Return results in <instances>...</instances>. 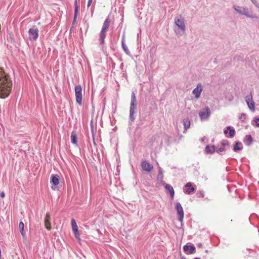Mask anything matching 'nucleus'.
I'll list each match as a JSON object with an SVG mask.
<instances>
[{"label":"nucleus","instance_id":"1","mask_svg":"<svg viewBox=\"0 0 259 259\" xmlns=\"http://www.w3.org/2000/svg\"><path fill=\"white\" fill-rule=\"evenodd\" d=\"M9 78L6 76L3 69L0 67V98H5L9 95L11 83L9 82Z\"/></svg>","mask_w":259,"mask_h":259},{"label":"nucleus","instance_id":"2","mask_svg":"<svg viewBox=\"0 0 259 259\" xmlns=\"http://www.w3.org/2000/svg\"><path fill=\"white\" fill-rule=\"evenodd\" d=\"M110 23V21L108 17L105 20L102 29L99 34V42L100 45H103L105 44V38Z\"/></svg>","mask_w":259,"mask_h":259},{"label":"nucleus","instance_id":"3","mask_svg":"<svg viewBox=\"0 0 259 259\" xmlns=\"http://www.w3.org/2000/svg\"><path fill=\"white\" fill-rule=\"evenodd\" d=\"M233 9L239 14L244 15L247 18L258 19L259 17L256 15H252L249 14L248 9L246 7H240L234 5Z\"/></svg>","mask_w":259,"mask_h":259},{"label":"nucleus","instance_id":"4","mask_svg":"<svg viewBox=\"0 0 259 259\" xmlns=\"http://www.w3.org/2000/svg\"><path fill=\"white\" fill-rule=\"evenodd\" d=\"M38 29L36 26H33L28 32V38L30 41L36 40L38 37Z\"/></svg>","mask_w":259,"mask_h":259},{"label":"nucleus","instance_id":"5","mask_svg":"<svg viewBox=\"0 0 259 259\" xmlns=\"http://www.w3.org/2000/svg\"><path fill=\"white\" fill-rule=\"evenodd\" d=\"M75 95L76 102L79 104H82V88L80 85L75 87Z\"/></svg>","mask_w":259,"mask_h":259},{"label":"nucleus","instance_id":"6","mask_svg":"<svg viewBox=\"0 0 259 259\" xmlns=\"http://www.w3.org/2000/svg\"><path fill=\"white\" fill-rule=\"evenodd\" d=\"M176 209L178 214V220L181 222H182L184 218V211L180 203L177 202L176 204Z\"/></svg>","mask_w":259,"mask_h":259},{"label":"nucleus","instance_id":"7","mask_svg":"<svg viewBox=\"0 0 259 259\" xmlns=\"http://www.w3.org/2000/svg\"><path fill=\"white\" fill-rule=\"evenodd\" d=\"M137 101L136 99L135 94L134 92H132L131 95V108L130 113H134L135 110L137 109Z\"/></svg>","mask_w":259,"mask_h":259},{"label":"nucleus","instance_id":"8","mask_svg":"<svg viewBox=\"0 0 259 259\" xmlns=\"http://www.w3.org/2000/svg\"><path fill=\"white\" fill-rule=\"evenodd\" d=\"M176 25L183 32L186 30V25L184 19L181 18H175Z\"/></svg>","mask_w":259,"mask_h":259},{"label":"nucleus","instance_id":"9","mask_svg":"<svg viewBox=\"0 0 259 259\" xmlns=\"http://www.w3.org/2000/svg\"><path fill=\"white\" fill-rule=\"evenodd\" d=\"M203 90V86L201 83L197 84V87L192 91V94L194 95L196 99L200 97L201 93Z\"/></svg>","mask_w":259,"mask_h":259},{"label":"nucleus","instance_id":"10","mask_svg":"<svg viewBox=\"0 0 259 259\" xmlns=\"http://www.w3.org/2000/svg\"><path fill=\"white\" fill-rule=\"evenodd\" d=\"M224 133L227 138H233L235 135V130L231 126H227L224 131Z\"/></svg>","mask_w":259,"mask_h":259},{"label":"nucleus","instance_id":"11","mask_svg":"<svg viewBox=\"0 0 259 259\" xmlns=\"http://www.w3.org/2000/svg\"><path fill=\"white\" fill-rule=\"evenodd\" d=\"M245 101L251 111L253 112L254 111V102L252 100V96H247L245 97Z\"/></svg>","mask_w":259,"mask_h":259},{"label":"nucleus","instance_id":"12","mask_svg":"<svg viewBox=\"0 0 259 259\" xmlns=\"http://www.w3.org/2000/svg\"><path fill=\"white\" fill-rule=\"evenodd\" d=\"M195 247L194 245H185L183 246V250L187 254H193L195 252Z\"/></svg>","mask_w":259,"mask_h":259},{"label":"nucleus","instance_id":"13","mask_svg":"<svg viewBox=\"0 0 259 259\" xmlns=\"http://www.w3.org/2000/svg\"><path fill=\"white\" fill-rule=\"evenodd\" d=\"M185 187L186 189H184V192L188 194H190L194 192L195 190V189L192 186V183L191 182L187 183L185 185Z\"/></svg>","mask_w":259,"mask_h":259},{"label":"nucleus","instance_id":"14","mask_svg":"<svg viewBox=\"0 0 259 259\" xmlns=\"http://www.w3.org/2000/svg\"><path fill=\"white\" fill-rule=\"evenodd\" d=\"M141 166L144 170L148 172L151 171L153 168V165L147 162L146 161L142 162Z\"/></svg>","mask_w":259,"mask_h":259},{"label":"nucleus","instance_id":"15","mask_svg":"<svg viewBox=\"0 0 259 259\" xmlns=\"http://www.w3.org/2000/svg\"><path fill=\"white\" fill-rule=\"evenodd\" d=\"M45 225L46 228L48 230H51L52 229L51 223V217L49 213H47L46 214L45 219Z\"/></svg>","mask_w":259,"mask_h":259},{"label":"nucleus","instance_id":"16","mask_svg":"<svg viewBox=\"0 0 259 259\" xmlns=\"http://www.w3.org/2000/svg\"><path fill=\"white\" fill-rule=\"evenodd\" d=\"M50 183L54 186H56L59 183V177L57 175H52L51 176Z\"/></svg>","mask_w":259,"mask_h":259},{"label":"nucleus","instance_id":"17","mask_svg":"<svg viewBox=\"0 0 259 259\" xmlns=\"http://www.w3.org/2000/svg\"><path fill=\"white\" fill-rule=\"evenodd\" d=\"M243 141L244 144L247 146H250L253 142V138L250 135H246Z\"/></svg>","mask_w":259,"mask_h":259},{"label":"nucleus","instance_id":"18","mask_svg":"<svg viewBox=\"0 0 259 259\" xmlns=\"http://www.w3.org/2000/svg\"><path fill=\"white\" fill-rule=\"evenodd\" d=\"M19 226L20 232L21 233V234L23 238L26 239V234H25V233L24 232V223L22 222H20L19 223Z\"/></svg>","mask_w":259,"mask_h":259},{"label":"nucleus","instance_id":"19","mask_svg":"<svg viewBox=\"0 0 259 259\" xmlns=\"http://www.w3.org/2000/svg\"><path fill=\"white\" fill-rule=\"evenodd\" d=\"M71 142L72 144L77 145V137L74 131L72 132L71 135Z\"/></svg>","mask_w":259,"mask_h":259},{"label":"nucleus","instance_id":"20","mask_svg":"<svg viewBox=\"0 0 259 259\" xmlns=\"http://www.w3.org/2000/svg\"><path fill=\"white\" fill-rule=\"evenodd\" d=\"M242 148V143L240 142H236L234 145L233 150L235 152H237L238 151L241 150Z\"/></svg>","mask_w":259,"mask_h":259},{"label":"nucleus","instance_id":"21","mask_svg":"<svg viewBox=\"0 0 259 259\" xmlns=\"http://www.w3.org/2000/svg\"><path fill=\"white\" fill-rule=\"evenodd\" d=\"M205 151L207 153L212 154L215 151V146L212 145L211 147H210L209 145H207L205 147Z\"/></svg>","mask_w":259,"mask_h":259},{"label":"nucleus","instance_id":"22","mask_svg":"<svg viewBox=\"0 0 259 259\" xmlns=\"http://www.w3.org/2000/svg\"><path fill=\"white\" fill-rule=\"evenodd\" d=\"M183 125L184 126V133L186 132L187 130L190 127V121L188 118L184 119L183 120Z\"/></svg>","mask_w":259,"mask_h":259},{"label":"nucleus","instance_id":"23","mask_svg":"<svg viewBox=\"0 0 259 259\" xmlns=\"http://www.w3.org/2000/svg\"><path fill=\"white\" fill-rule=\"evenodd\" d=\"M165 188L167 191H169L171 198H173L175 194V191L172 187L169 184H166Z\"/></svg>","mask_w":259,"mask_h":259},{"label":"nucleus","instance_id":"24","mask_svg":"<svg viewBox=\"0 0 259 259\" xmlns=\"http://www.w3.org/2000/svg\"><path fill=\"white\" fill-rule=\"evenodd\" d=\"M94 114H93L92 119H91V122H90V125H91V132L92 134L93 140H94L95 138H94Z\"/></svg>","mask_w":259,"mask_h":259},{"label":"nucleus","instance_id":"25","mask_svg":"<svg viewBox=\"0 0 259 259\" xmlns=\"http://www.w3.org/2000/svg\"><path fill=\"white\" fill-rule=\"evenodd\" d=\"M121 45H122V48L123 50H124V51L125 52V53L127 55L131 56V52L128 50V48L126 46V45H125V42H122V44H121Z\"/></svg>","mask_w":259,"mask_h":259},{"label":"nucleus","instance_id":"26","mask_svg":"<svg viewBox=\"0 0 259 259\" xmlns=\"http://www.w3.org/2000/svg\"><path fill=\"white\" fill-rule=\"evenodd\" d=\"M71 224L72 226V231L78 230V226L77 225L75 220L74 219H71Z\"/></svg>","mask_w":259,"mask_h":259},{"label":"nucleus","instance_id":"27","mask_svg":"<svg viewBox=\"0 0 259 259\" xmlns=\"http://www.w3.org/2000/svg\"><path fill=\"white\" fill-rule=\"evenodd\" d=\"M200 119L202 121L207 120L210 114H199Z\"/></svg>","mask_w":259,"mask_h":259},{"label":"nucleus","instance_id":"28","mask_svg":"<svg viewBox=\"0 0 259 259\" xmlns=\"http://www.w3.org/2000/svg\"><path fill=\"white\" fill-rule=\"evenodd\" d=\"M196 196L198 198H204L205 196V193L203 190L198 191L196 193Z\"/></svg>","mask_w":259,"mask_h":259},{"label":"nucleus","instance_id":"29","mask_svg":"<svg viewBox=\"0 0 259 259\" xmlns=\"http://www.w3.org/2000/svg\"><path fill=\"white\" fill-rule=\"evenodd\" d=\"M72 231L74 234V236H75V238L76 239H77L78 241H80V234H79L78 230H73Z\"/></svg>","mask_w":259,"mask_h":259},{"label":"nucleus","instance_id":"30","mask_svg":"<svg viewBox=\"0 0 259 259\" xmlns=\"http://www.w3.org/2000/svg\"><path fill=\"white\" fill-rule=\"evenodd\" d=\"M221 145L223 146H227L228 148H229V147H230V144H229V141L227 140H223L221 142Z\"/></svg>","mask_w":259,"mask_h":259},{"label":"nucleus","instance_id":"31","mask_svg":"<svg viewBox=\"0 0 259 259\" xmlns=\"http://www.w3.org/2000/svg\"><path fill=\"white\" fill-rule=\"evenodd\" d=\"M74 11H75V15L78 14V6H77V1L75 0L74 2Z\"/></svg>","mask_w":259,"mask_h":259},{"label":"nucleus","instance_id":"32","mask_svg":"<svg viewBox=\"0 0 259 259\" xmlns=\"http://www.w3.org/2000/svg\"><path fill=\"white\" fill-rule=\"evenodd\" d=\"M225 150H226V149H225V148L220 147L219 148H217L215 147V152H217L218 153H220V152L225 151Z\"/></svg>","mask_w":259,"mask_h":259},{"label":"nucleus","instance_id":"33","mask_svg":"<svg viewBox=\"0 0 259 259\" xmlns=\"http://www.w3.org/2000/svg\"><path fill=\"white\" fill-rule=\"evenodd\" d=\"M205 110V111H200L199 113H210L211 111L209 107H206Z\"/></svg>","mask_w":259,"mask_h":259},{"label":"nucleus","instance_id":"34","mask_svg":"<svg viewBox=\"0 0 259 259\" xmlns=\"http://www.w3.org/2000/svg\"><path fill=\"white\" fill-rule=\"evenodd\" d=\"M135 118H136L135 114H130V123H131L132 122H133L134 121V120L135 119Z\"/></svg>","mask_w":259,"mask_h":259},{"label":"nucleus","instance_id":"35","mask_svg":"<svg viewBox=\"0 0 259 259\" xmlns=\"http://www.w3.org/2000/svg\"><path fill=\"white\" fill-rule=\"evenodd\" d=\"M250 1L256 8H259V3L257 0H250Z\"/></svg>","mask_w":259,"mask_h":259},{"label":"nucleus","instance_id":"36","mask_svg":"<svg viewBox=\"0 0 259 259\" xmlns=\"http://www.w3.org/2000/svg\"><path fill=\"white\" fill-rule=\"evenodd\" d=\"M163 172H160V173L158 174V176H157L158 180L161 181L163 179Z\"/></svg>","mask_w":259,"mask_h":259},{"label":"nucleus","instance_id":"37","mask_svg":"<svg viewBox=\"0 0 259 259\" xmlns=\"http://www.w3.org/2000/svg\"><path fill=\"white\" fill-rule=\"evenodd\" d=\"M253 121L255 122V123L256 124V126L257 127H259V123H258L259 118H254Z\"/></svg>","mask_w":259,"mask_h":259},{"label":"nucleus","instance_id":"38","mask_svg":"<svg viewBox=\"0 0 259 259\" xmlns=\"http://www.w3.org/2000/svg\"><path fill=\"white\" fill-rule=\"evenodd\" d=\"M246 117V114H241L239 117V119L242 121H244Z\"/></svg>","mask_w":259,"mask_h":259},{"label":"nucleus","instance_id":"39","mask_svg":"<svg viewBox=\"0 0 259 259\" xmlns=\"http://www.w3.org/2000/svg\"><path fill=\"white\" fill-rule=\"evenodd\" d=\"M92 2H93V0H89L88 1V5H87L88 8H89L91 6Z\"/></svg>","mask_w":259,"mask_h":259},{"label":"nucleus","instance_id":"40","mask_svg":"<svg viewBox=\"0 0 259 259\" xmlns=\"http://www.w3.org/2000/svg\"><path fill=\"white\" fill-rule=\"evenodd\" d=\"M122 42H125V35L123 34L122 36V40H121V44H122Z\"/></svg>","mask_w":259,"mask_h":259},{"label":"nucleus","instance_id":"41","mask_svg":"<svg viewBox=\"0 0 259 259\" xmlns=\"http://www.w3.org/2000/svg\"><path fill=\"white\" fill-rule=\"evenodd\" d=\"M0 196H1V197H2V198L4 197H5V193H4V192H2L1 193Z\"/></svg>","mask_w":259,"mask_h":259},{"label":"nucleus","instance_id":"42","mask_svg":"<svg viewBox=\"0 0 259 259\" xmlns=\"http://www.w3.org/2000/svg\"><path fill=\"white\" fill-rule=\"evenodd\" d=\"M163 172H162V169L161 167H158V173Z\"/></svg>","mask_w":259,"mask_h":259},{"label":"nucleus","instance_id":"43","mask_svg":"<svg viewBox=\"0 0 259 259\" xmlns=\"http://www.w3.org/2000/svg\"><path fill=\"white\" fill-rule=\"evenodd\" d=\"M163 172H162V169L161 167H158V173Z\"/></svg>","mask_w":259,"mask_h":259},{"label":"nucleus","instance_id":"44","mask_svg":"<svg viewBox=\"0 0 259 259\" xmlns=\"http://www.w3.org/2000/svg\"><path fill=\"white\" fill-rule=\"evenodd\" d=\"M202 246V244L201 243H199L197 244V247H198L199 248L201 247Z\"/></svg>","mask_w":259,"mask_h":259},{"label":"nucleus","instance_id":"45","mask_svg":"<svg viewBox=\"0 0 259 259\" xmlns=\"http://www.w3.org/2000/svg\"><path fill=\"white\" fill-rule=\"evenodd\" d=\"M76 17H77V15H75V11H74V21L75 20Z\"/></svg>","mask_w":259,"mask_h":259},{"label":"nucleus","instance_id":"46","mask_svg":"<svg viewBox=\"0 0 259 259\" xmlns=\"http://www.w3.org/2000/svg\"><path fill=\"white\" fill-rule=\"evenodd\" d=\"M181 259H186L185 257L182 256L181 257Z\"/></svg>","mask_w":259,"mask_h":259},{"label":"nucleus","instance_id":"47","mask_svg":"<svg viewBox=\"0 0 259 259\" xmlns=\"http://www.w3.org/2000/svg\"><path fill=\"white\" fill-rule=\"evenodd\" d=\"M97 117H98V114H96V118H95L96 119V118H97Z\"/></svg>","mask_w":259,"mask_h":259},{"label":"nucleus","instance_id":"48","mask_svg":"<svg viewBox=\"0 0 259 259\" xmlns=\"http://www.w3.org/2000/svg\"><path fill=\"white\" fill-rule=\"evenodd\" d=\"M193 259H200V258H199V257H195V258H193Z\"/></svg>","mask_w":259,"mask_h":259},{"label":"nucleus","instance_id":"49","mask_svg":"<svg viewBox=\"0 0 259 259\" xmlns=\"http://www.w3.org/2000/svg\"><path fill=\"white\" fill-rule=\"evenodd\" d=\"M55 188H56V187L54 188L53 186H52V188L53 189H55Z\"/></svg>","mask_w":259,"mask_h":259}]
</instances>
